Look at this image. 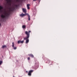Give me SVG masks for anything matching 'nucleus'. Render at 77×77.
Segmentation results:
<instances>
[{"instance_id":"1","label":"nucleus","mask_w":77,"mask_h":77,"mask_svg":"<svg viewBox=\"0 0 77 77\" xmlns=\"http://www.w3.org/2000/svg\"><path fill=\"white\" fill-rule=\"evenodd\" d=\"M4 15L2 14L1 16V17L3 18L8 17L10 14V11H9L8 12H6V11H5L4 12Z\"/></svg>"},{"instance_id":"2","label":"nucleus","mask_w":77,"mask_h":77,"mask_svg":"<svg viewBox=\"0 0 77 77\" xmlns=\"http://www.w3.org/2000/svg\"><path fill=\"white\" fill-rule=\"evenodd\" d=\"M29 37L28 36H27L26 37H24V40H26V44H27L29 42Z\"/></svg>"},{"instance_id":"3","label":"nucleus","mask_w":77,"mask_h":77,"mask_svg":"<svg viewBox=\"0 0 77 77\" xmlns=\"http://www.w3.org/2000/svg\"><path fill=\"white\" fill-rule=\"evenodd\" d=\"M31 32V31H29L28 32L27 31H26L25 33L26 35H27V36H30V33Z\"/></svg>"},{"instance_id":"4","label":"nucleus","mask_w":77,"mask_h":77,"mask_svg":"<svg viewBox=\"0 0 77 77\" xmlns=\"http://www.w3.org/2000/svg\"><path fill=\"white\" fill-rule=\"evenodd\" d=\"M7 2V4L8 5H11V0H6Z\"/></svg>"},{"instance_id":"5","label":"nucleus","mask_w":77,"mask_h":77,"mask_svg":"<svg viewBox=\"0 0 77 77\" xmlns=\"http://www.w3.org/2000/svg\"><path fill=\"white\" fill-rule=\"evenodd\" d=\"M33 71V70H30L29 72V73L28 74V75L29 76H31V73H32Z\"/></svg>"},{"instance_id":"6","label":"nucleus","mask_w":77,"mask_h":77,"mask_svg":"<svg viewBox=\"0 0 77 77\" xmlns=\"http://www.w3.org/2000/svg\"><path fill=\"white\" fill-rule=\"evenodd\" d=\"M24 42V40H23L22 41H20V40H19V41H18V42H17V43H18V44H19L20 43H21V44H23V43Z\"/></svg>"},{"instance_id":"7","label":"nucleus","mask_w":77,"mask_h":77,"mask_svg":"<svg viewBox=\"0 0 77 77\" xmlns=\"http://www.w3.org/2000/svg\"><path fill=\"white\" fill-rule=\"evenodd\" d=\"M3 9V7L1 6H0V12L2 13V9Z\"/></svg>"},{"instance_id":"8","label":"nucleus","mask_w":77,"mask_h":77,"mask_svg":"<svg viewBox=\"0 0 77 77\" xmlns=\"http://www.w3.org/2000/svg\"><path fill=\"white\" fill-rule=\"evenodd\" d=\"M23 12L25 14H26V9L24 8H22Z\"/></svg>"},{"instance_id":"9","label":"nucleus","mask_w":77,"mask_h":77,"mask_svg":"<svg viewBox=\"0 0 77 77\" xmlns=\"http://www.w3.org/2000/svg\"><path fill=\"white\" fill-rule=\"evenodd\" d=\"M26 16V14H23V13L22 14H21L20 15V16L23 17V16Z\"/></svg>"},{"instance_id":"10","label":"nucleus","mask_w":77,"mask_h":77,"mask_svg":"<svg viewBox=\"0 0 77 77\" xmlns=\"http://www.w3.org/2000/svg\"><path fill=\"white\" fill-rule=\"evenodd\" d=\"M28 55L29 56H31V57L33 58L34 57V55L32 54H28Z\"/></svg>"},{"instance_id":"11","label":"nucleus","mask_w":77,"mask_h":77,"mask_svg":"<svg viewBox=\"0 0 77 77\" xmlns=\"http://www.w3.org/2000/svg\"><path fill=\"white\" fill-rule=\"evenodd\" d=\"M29 6H30V5L29 4L27 5V9L28 10H29L30 9L29 7Z\"/></svg>"},{"instance_id":"12","label":"nucleus","mask_w":77,"mask_h":77,"mask_svg":"<svg viewBox=\"0 0 77 77\" xmlns=\"http://www.w3.org/2000/svg\"><path fill=\"white\" fill-rule=\"evenodd\" d=\"M27 15L28 16V20L29 21L30 20V16L29 14H27Z\"/></svg>"},{"instance_id":"13","label":"nucleus","mask_w":77,"mask_h":77,"mask_svg":"<svg viewBox=\"0 0 77 77\" xmlns=\"http://www.w3.org/2000/svg\"><path fill=\"white\" fill-rule=\"evenodd\" d=\"M14 42H13L12 43V47L13 48L14 47Z\"/></svg>"},{"instance_id":"14","label":"nucleus","mask_w":77,"mask_h":77,"mask_svg":"<svg viewBox=\"0 0 77 77\" xmlns=\"http://www.w3.org/2000/svg\"><path fill=\"white\" fill-rule=\"evenodd\" d=\"M6 46L5 45H4L3 46L2 48H6Z\"/></svg>"},{"instance_id":"15","label":"nucleus","mask_w":77,"mask_h":77,"mask_svg":"<svg viewBox=\"0 0 77 77\" xmlns=\"http://www.w3.org/2000/svg\"><path fill=\"white\" fill-rule=\"evenodd\" d=\"M22 27L23 29H25L26 28L25 25H23L22 26Z\"/></svg>"},{"instance_id":"16","label":"nucleus","mask_w":77,"mask_h":77,"mask_svg":"<svg viewBox=\"0 0 77 77\" xmlns=\"http://www.w3.org/2000/svg\"><path fill=\"white\" fill-rule=\"evenodd\" d=\"M3 63V61L2 60L0 61V65Z\"/></svg>"},{"instance_id":"17","label":"nucleus","mask_w":77,"mask_h":77,"mask_svg":"<svg viewBox=\"0 0 77 77\" xmlns=\"http://www.w3.org/2000/svg\"><path fill=\"white\" fill-rule=\"evenodd\" d=\"M14 48V50H16L17 49V47H13Z\"/></svg>"},{"instance_id":"18","label":"nucleus","mask_w":77,"mask_h":77,"mask_svg":"<svg viewBox=\"0 0 77 77\" xmlns=\"http://www.w3.org/2000/svg\"><path fill=\"white\" fill-rule=\"evenodd\" d=\"M30 59V57H28V60H29Z\"/></svg>"},{"instance_id":"19","label":"nucleus","mask_w":77,"mask_h":77,"mask_svg":"<svg viewBox=\"0 0 77 77\" xmlns=\"http://www.w3.org/2000/svg\"><path fill=\"white\" fill-rule=\"evenodd\" d=\"M37 0H33V1H37Z\"/></svg>"},{"instance_id":"20","label":"nucleus","mask_w":77,"mask_h":77,"mask_svg":"<svg viewBox=\"0 0 77 77\" xmlns=\"http://www.w3.org/2000/svg\"><path fill=\"white\" fill-rule=\"evenodd\" d=\"M1 26V24L0 23V26Z\"/></svg>"},{"instance_id":"21","label":"nucleus","mask_w":77,"mask_h":77,"mask_svg":"<svg viewBox=\"0 0 77 77\" xmlns=\"http://www.w3.org/2000/svg\"><path fill=\"white\" fill-rule=\"evenodd\" d=\"M17 1H18V0H16Z\"/></svg>"},{"instance_id":"22","label":"nucleus","mask_w":77,"mask_h":77,"mask_svg":"<svg viewBox=\"0 0 77 77\" xmlns=\"http://www.w3.org/2000/svg\"><path fill=\"white\" fill-rule=\"evenodd\" d=\"M13 77H15L14 76Z\"/></svg>"},{"instance_id":"23","label":"nucleus","mask_w":77,"mask_h":77,"mask_svg":"<svg viewBox=\"0 0 77 77\" xmlns=\"http://www.w3.org/2000/svg\"><path fill=\"white\" fill-rule=\"evenodd\" d=\"M26 72H27V71H26Z\"/></svg>"}]
</instances>
